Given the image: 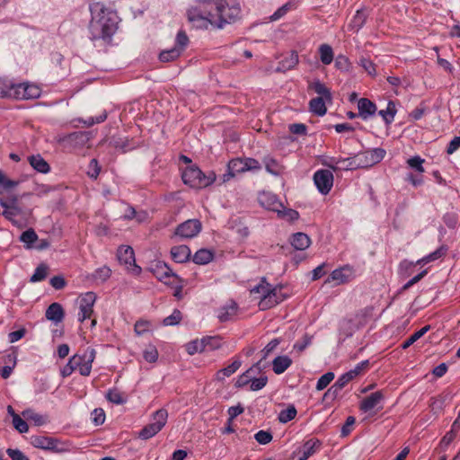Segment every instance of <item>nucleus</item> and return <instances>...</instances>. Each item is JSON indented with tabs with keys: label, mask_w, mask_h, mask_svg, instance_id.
<instances>
[{
	"label": "nucleus",
	"mask_w": 460,
	"mask_h": 460,
	"mask_svg": "<svg viewBox=\"0 0 460 460\" xmlns=\"http://www.w3.org/2000/svg\"><path fill=\"white\" fill-rule=\"evenodd\" d=\"M241 17L239 0H193L187 10L189 22L198 30H223Z\"/></svg>",
	"instance_id": "obj_1"
},
{
	"label": "nucleus",
	"mask_w": 460,
	"mask_h": 460,
	"mask_svg": "<svg viewBox=\"0 0 460 460\" xmlns=\"http://www.w3.org/2000/svg\"><path fill=\"white\" fill-rule=\"evenodd\" d=\"M91 20L89 38L92 41L102 40L110 43L116 33L120 21L117 12L102 2H94L89 6Z\"/></svg>",
	"instance_id": "obj_2"
},
{
	"label": "nucleus",
	"mask_w": 460,
	"mask_h": 460,
	"mask_svg": "<svg viewBox=\"0 0 460 460\" xmlns=\"http://www.w3.org/2000/svg\"><path fill=\"white\" fill-rule=\"evenodd\" d=\"M182 181L185 184L194 189H203L208 187L217 179L216 173L212 171L203 172L198 166H188L181 173Z\"/></svg>",
	"instance_id": "obj_3"
},
{
	"label": "nucleus",
	"mask_w": 460,
	"mask_h": 460,
	"mask_svg": "<svg viewBox=\"0 0 460 460\" xmlns=\"http://www.w3.org/2000/svg\"><path fill=\"white\" fill-rule=\"evenodd\" d=\"M190 40L185 31L180 30L177 32L174 46L169 49H164L159 54L161 62H172L177 59L189 46Z\"/></svg>",
	"instance_id": "obj_4"
},
{
	"label": "nucleus",
	"mask_w": 460,
	"mask_h": 460,
	"mask_svg": "<svg viewBox=\"0 0 460 460\" xmlns=\"http://www.w3.org/2000/svg\"><path fill=\"white\" fill-rule=\"evenodd\" d=\"M168 419V411L165 409H159L153 413V421L146 425L138 433V438L147 440L157 433L165 426Z\"/></svg>",
	"instance_id": "obj_5"
},
{
	"label": "nucleus",
	"mask_w": 460,
	"mask_h": 460,
	"mask_svg": "<svg viewBox=\"0 0 460 460\" xmlns=\"http://www.w3.org/2000/svg\"><path fill=\"white\" fill-rule=\"evenodd\" d=\"M385 156V150L383 148H373L354 155V164L358 168H369Z\"/></svg>",
	"instance_id": "obj_6"
},
{
	"label": "nucleus",
	"mask_w": 460,
	"mask_h": 460,
	"mask_svg": "<svg viewBox=\"0 0 460 460\" xmlns=\"http://www.w3.org/2000/svg\"><path fill=\"white\" fill-rule=\"evenodd\" d=\"M95 354L96 352L93 349H87L83 354H75L70 358L71 364L75 370L79 371L80 375L88 376L92 371Z\"/></svg>",
	"instance_id": "obj_7"
},
{
	"label": "nucleus",
	"mask_w": 460,
	"mask_h": 460,
	"mask_svg": "<svg viewBox=\"0 0 460 460\" xmlns=\"http://www.w3.org/2000/svg\"><path fill=\"white\" fill-rule=\"evenodd\" d=\"M96 294L89 291L82 294L78 298L79 313L78 321L83 323L86 319H90L93 314V305L96 301Z\"/></svg>",
	"instance_id": "obj_8"
},
{
	"label": "nucleus",
	"mask_w": 460,
	"mask_h": 460,
	"mask_svg": "<svg viewBox=\"0 0 460 460\" xmlns=\"http://www.w3.org/2000/svg\"><path fill=\"white\" fill-rule=\"evenodd\" d=\"M355 279V270L354 268L349 265L346 264L342 267H340L329 275L327 279L325 280V283H331L333 282L335 286L342 285L349 283L352 279Z\"/></svg>",
	"instance_id": "obj_9"
},
{
	"label": "nucleus",
	"mask_w": 460,
	"mask_h": 460,
	"mask_svg": "<svg viewBox=\"0 0 460 460\" xmlns=\"http://www.w3.org/2000/svg\"><path fill=\"white\" fill-rule=\"evenodd\" d=\"M314 182L321 194H328L333 186V174L330 170L320 169L314 174Z\"/></svg>",
	"instance_id": "obj_10"
},
{
	"label": "nucleus",
	"mask_w": 460,
	"mask_h": 460,
	"mask_svg": "<svg viewBox=\"0 0 460 460\" xmlns=\"http://www.w3.org/2000/svg\"><path fill=\"white\" fill-rule=\"evenodd\" d=\"M31 444L40 449L49 450L55 453H61L65 451L63 447H60L61 443L53 438L45 436H31Z\"/></svg>",
	"instance_id": "obj_11"
},
{
	"label": "nucleus",
	"mask_w": 460,
	"mask_h": 460,
	"mask_svg": "<svg viewBox=\"0 0 460 460\" xmlns=\"http://www.w3.org/2000/svg\"><path fill=\"white\" fill-rule=\"evenodd\" d=\"M202 229V225L198 219H188L180 224L175 229V234L181 238H193Z\"/></svg>",
	"instance_id": "obj_12"
},
{
	"label": "nucleus",
	"mask_w": 460,
	"mask_h": 460,
	"mask_svg": "<svg viewBox=\"0 0 460 460\" xmlns=\"http://www.w3.org/2000/svg\"><path fill=\"white\" fill-rule=\"evenodd\" d=\"M117 257L120 263L131 267V271L134 275H138L141 272V268L136 264L135 253L132 247L128 245H121L117 252Z\"/></svg>",
	"instance_id": "obj_13"
},
{
	"label": "nucleus",
	"mask_w": 460,
	"mask_h": 460,
	"mask_svg": "<svg viewBox=\"0 0 460 460\" xmlns=\"http://www.w3.org/2000/svg\"><path fill=\"white\" fill-rule=\"evenodd\" d=\"M285 296L281 292V288L270 286L269 293L259 301V307L261 310H268L276 306L278 304L285 300Z\"/></svg>",
	"instance_id": "obj_14"
},
{
	"label": "nucleus",
	"mask_w": 460,
	"mask_h": 460,
	"mask_svg": "<svg viewBox=\"0 0 460 460\" xmlns=\"http://www.w3.org/2000/svg\"><path fill=\"white\" fill-rule=\"evenodd\" d=\"M384 399L385 394L383 391L379 390L375 393H372L369 395L366 396L363 400H361L359 403V410L363 412H370L373 410H382V402Z\"/></svg>",
	"instance_id": "obj_15"
},
{
	"label": "nucleus",
	"mask_w": 460,
	"mask_h": 460,
	"mask_svg": "<svg viewBox=\"0 0 460 460\" xmlns=\"http://www.w3.org/2000/svg\"><path fill=\"white\" fill-rule=\"evenodd\" d=\"M258 200L266 209L278 212L279 214L283 213L281 210L283 205L275 194L269 191H263L259 194Z\"/></svg>",
	"instance_id": "obj_16"
},
{
	"label": "nucleus",
	"mask_w": 460,
	"mask_h": 460,
	"mask_svg": "<svg viewBox=\"0 0 460 460\" xmlns=\"http://www.w3.org/2000/svg\"><path fill=\"white\" fill-rule=\"evenodd\" d=\"M155 274L159 280L169 286L174 285L173 280L181 282V277L172 272V270L166 263L158 264L155 270Z\"/></svg>",
	"instance_id": "obj_17"
},
{
	"label": "nucleus",
	"mask_w": 460,
	"mask_h": 460,
	"mask_svg": "<svg viewBox=\"0 0 460 460\" xmlns=\"http://www.w3.org/2000/svg\"><path fill=\"white\" fill-rule=\"evenodd\" d=\"M40 95V89L34 84L22 83L17 84L15 99L28 100L38 98Z\"/></svg>",
	"instance_id": "obj_18"
},
{
	"label": "nucleus",
	"mask_w": 460,
	"mask_h": 460,
	"mask_svg": "<svg viewBox=\"0 0 460 460\" xmlns=\"http://www.w3.org/2000/svg\"><path fill=\"white\" fill-rule=\"evenodd\" d=\"M323 164L333 171L338 170H354L357 169L354 164V156L349 158L330 157Z\"/></svg>",
	"instance_id": "obj_19"
},
{
	"label": "nucleus",
	"mask_w": 460,
	"mask_h": 460,
	"mask_svg": "<svg viewBox=\"0 0 460 460\" xmlns=\"http://www.w3.org/2000/svg\"><path fill=\"white\" fill-rule=\"evenodd\" d=\"M358 116L363 119H367L376 112V105L367 98H361L358 102Z\"/></svg>",
	"instance_id": "obj_20"
},
{
	"label": "nucleus",
	"mask_w": 460,
	"mask_h": 460,
	"mask_svg": "<svg viewBox=\"0 0 460 460\" xmlns=\"http://www.w3.org/2000/svg\"><path fill=\"white\" fill-rule=\"evenodd\" d=\"M17 84L8 78H0V98L15 99Z\"/></svg>",
	"instance_id": "obj_21"
},
{
	"label": "nucleus",
	"mask_w": 460,
	"mask_h": 460,
	"mask_svg": "<svg viewBox=\"0 0 460 460\" xmlns=\"http://www.w3.org/2000/svg\"><path fill=\"white\" fill-rule=\"evenodd\" d=\"M30 165L40 173H49L50 172V165L40 155H32L28 156Z\"/></svg>",
	"instance_id": "obj_22"
},
{
	"label": "nucleus",
	"mask_w": 460,
	"mask_h": 460,
	"mask_svg": "<svg viewBox=\"0 0 460 460\" xmlns=\"http://www.w3.org/2000/svg\"><path fill=\"white\" fill-rule=\"evenodd\" d=\"M172 259L177 263H183L190 260V250L187 245H177L171 249Z\"/></svg>",
	"instance_id": "obj_23"
},
{
	"label": "nucleus",
	"mask_w": 460,
	"mask_h": 460,
	"mask_svg": "<svg viewBox=\"0 0 460 460\" xmlns=\"http://www.w3.org/2000/svg\"><path fill=\"white\" fill-rule=\"evenodd\" d=\"M45 316L48 320L60 323L65 317V312L62 305L58 303H52L46 310Z\"/></svg>",
	"instance_id": "obj_24"
},
{
	"label": "nucleus",
	"mask_w": 460,
	"mask_h": 460,
	"mask_svg": "<svg viewBox=\"0 0 460 460\" xmlns=\"http://www.w3.org/2000/svg\"><path fill=\"white\" fill-rule=\"evenodd\" d=\"M298 64V55L296 51H292L288 56L282 58L276 68L277 72L285 73L293 69Z\"/></svg>",
	"instance_id": "obj_25"
},
{
	"label": "nucleus",
	"mask_w": 460,
	"mask_h": 460,
	"mask_svg": "<svg viewBox=\"0 0 460 460\" xmlns=\"http://www.w3.org/2000/svg\"><path fill=\"white\" fill-rule=\"evenodd\" d=\"M354 379V377L351 376V374L348 371L347 373H344L341 375L337 381L334 383V385L327 391V394H332L333 396H337L341 391L350 382Z\"/></svg>",
	"instance_id": "obj_26"
},
{
	"label": "nucleus",
	"mask_w": 460,
	"mask_h": 460,
	"mask_svg": "<svg viewBox=\"0 0 460 460\" xmlns=\"http://www.w3.org/2000/svg\"><path fill=\"white\" fill-rule=\"evenodd\" d=\"M238 310V305L234 301H230L226 305L222 306L218 310V318L220 322H227L234 318L236 315Z\"/></svg>",
	"instance_id": "obj_27"
},
{
	"label": "nucleus",
	"mask_w": 460,
	"mask_h": 460,
	"mask_svg": "<svg viewBox=\"0 0 460 460\" xmlns=\"http://www.w3.org/2000/svg\"><path fill=\"white\" fill-rule=\"evenodd\" d=\"M447 251H448L447 245L442 244L441 246H439L434 252H432L429 254H428V255L422 257L421 259L418 260L417 261V264L418 265H425L427 263H429V262L435 261H437L438 259H441V258H443V257H445L447 255Z\"/></svg>",
	"instance_id": "obj_28"
},
{
	"label": "nucleus",
	"mask_w": 460,
	"mask_h": 460,
	"mask_svg": "<svg viewBox=\"0 0 460 460\" xmlns=\"http://www.w3.org/2000/svg\"><path fill=\"white\" fill-rule=\"evenodd\" d=\"M291 244L296 250L304 251L311 244V239L305 233H296L291 237Z\"/></svg>",
	"instance_id": "obj_29"
},
{
	"label": "nucleus",
	"mask_w": 460,
	"mask_h": 460,
	"mask_svg": "<svg viewBox=\"0 0 460 460\" xmlns=\"http://www.w3.org/2000/svg\"><path fill=\"white\" fill-rule=\"evenodd\" d=\"M228 173L224 175V181H227L230 177H234L236 173L245 172L243 158H236L229 161Z\"/></svg>",
	"instance_id": "obj_30"
},
{
	"label": "nucleus",
	"mask_w": 460,
	"mask_h": 460,
	"mask_svg": "<svg viewBox=\"0 0 460 460\" xmlns=\"http://www.w3.org/2000/svg\"><path fill=\"white\" fill-rule=\"evenodd\" d=\"M292 365V359L288 356H278L272 361V369L275 374L284 373Z\"/></svg>",
	"instance_id": "obj_31"
},
{
	"label": "nucleus",
	"mask_w": 460,
	"mask_h": 460,
	"mask_svg": "<svg viewBox=\"0 0 460 460\" xmlns=\"http://www.w3.org/2000/svg\"><path fill=\"white\" fill-rule=\"evenodd\" d=\"M19 181L9 179L6 174L0 170V193H12L13 189L19 185Z\"/></svg>",
	"instance_id": "obj_32"
},
{
	"label": "nucleus",
	"mask_w": 460,
	"mask_h": 460,
	"mask_svg": "<svg viewBox=\"0 0 460 460\" xmlns=\"http://www.w3.org/2000/svg\"><path fill=\"white\" fill-rule=\"evenodd\" d=\"M242 362L239 358H235L232 364L227 366L226 367H224L217 372V380L218 381H224L226 377H228L232 376L234 373H235L239 367H241Z\"/></svg>",
	"instance_id": "obj_33"
},
{
	"label": "nucleus",
	"mask_w": 460,
	"mask_h": 460,
	"mask_svg": "<svg viewBox=\"0 0 460 460\" xmlns=\"http://www.w3.org/2000/svg\"><path fill=\"white\" fill-rule=\"evenodd\" d=\"M270 284L266 281L265 278H262L260 282L251 289V295L255 299L261 300L267 293H269Z\"/></svg>",
	"instance_id": "obj_34"
},
{
	"label": "nucleus",
	"mask_w": 460,
	"mask_h": 460,
	"mask_svg": "<svg viewBox=\"0 0 460 460\" xmlns=\"http://www.w3.org/2000/svg\"><path fill=\"white\" fill-rule=\"evenodd\" d=\"M324 98L315 97L309 102L310 111L317 116H323L326 114L327 109L324 102Z\"/></svg>",
	"instance_id": "obj_35"
},
{
	"label": "nucleus",
	"mask_w": 460,
	"mask_h": 460,
	"mask_svg": "<svg viewBox=\"0 0 460 460\" xmlns=\"http://www.w3.org/2000/svg\"><path fill=\"white\" fill-rule=\"evenodd\" d=\"M309 90H313L314 93L319 94V97H323L326 100L332 99V93L330 89L319 80L314 81L308 85Z\"/></svg>",
	"instance_id": "obj_36"
},
{
	"label": "nucleus",
	"mask_w": 460,
	"mask_h": 460,
	"mask_svg": "<svg viewBox=\"0 0 460 460\" xmlns=\"http://www.w3.org/2000/svg\"><path fill=\"white\" fill-rule=\"evenodd\" d=\"M11 207H20L19 195L14 192L0 193V208H8Z\"/></svg>",
	"instance_id": "obj_37"
},
{
	"label": "nucleus",
	"mask_w": 460,
	"mask_h": 460,
	"mask_svg": "<svg viewBox=\"0 0 460 460\" xmlns=\"http://www.w3.org/2000/svg\"><path fill=\"white\" fill-rule=\"evenodd\" d=\"M318 52L320 55V60L323 65H330L333 61L334 53L332 48L329 44L323 43L320 45Z\"/></svg>",
	"instance_id": "obj_38"
},
{
	"label": "nucleus",
	"mask_w": 460,
	"mask_h": 460,
	"mask_svg": "<svg viewBox=\"0 0 460 460\" xmlns=\"http://www.w3.org/2000/svg\"><path fill=\"white\" fill-rule=\"evenodd\" d=\"M322 445L320 439L313 438L303 444L302 449L311 457L321 450Z\"/></svg>",
	"instance_id": "obj_39"
},
{
	"label": "nucleus",
	"mask_w": 460,
	"mask_h": 460,
	"mask_svg": "<svg viewBox=\"0 0 460 460\" xmlns=\"http://www.w3.org/2000/svg\"><path fill=\"white\" fill-rule=\"evenodd\" d=\"M264 165L266 171L275 176H279L283 172V166L272 157L264 158Z\"/></svg>",
	"instance_id": "obj_40"
},
{
	"label": "nucleus",
	"mask_w": 460,
	"mask_h": 460,
	"mask_svg": "<svg viewBox=\"0 0 460 460\" xmlns=\"http://www.w3.org/2000/svg\"><path fill=\"white\" fill-rule=\"evenodd\" d=\"M214 258V254L208 249H200L197 251L192 258L196 264L205 265L210 262Z\"/></svg>",
	"instance_id": "obj_41"
},
{
	"label": "nucleus",
	"mask_w": 460,
	"mask_h": 460,
	"mask_svg": "<svg viewBox=\"0 0 460 460\" xmlns=\"http://www.w3.org/2000/svg\"><path fill=\"white\" fill-rule=\"evenodd\" d=\"M396 111L394 102L390 101L387 103L386 109L379 111L378 114L382 117L385 124L389 125L394 121Z\"/></svg>",
	"instance_id": "obj_42"
},
{
	"label": "nucleus",
	"mask_w": 460,
	"mask_h": 460,
	"mask_svg": "<svg viewBox=\"0 0 460 460\" xmlns=\"http://www.w3.org/2000/svg\"><path fill=\"white\" fill-rule=\"evenodd\" d=\"M20 241L24 243L26 249H31L33 243L38 241V234L32 228H29L22 232Z\"/></svg>",
	"instance_id": "obj_43"
},
{
	"label": "nucleus",
	"mask_w": 460,
	"mask_h": 460,
	"mask_svg": "<svg viewBox=\"0 0 460 460\" xmlns=\"http://www.w3.org/2000/svg\"><path fill=\"white\" fill-rule=\"evenodd\" d=\"M111 270L110 269V267H108L106 265L96 269L92 273V279L93 280L99 281L101 283H103L106 280H108L111 278Z\"/></svg>",
	"instance_id": "obj_44"
},
{
	"label": "nucleus",
	"mask_w": 460,
	"mask_h": 460,
	"mask_svg": "<svg viewBox=\"0 0 460 460\" xmlns=\"http://www.w3.org/2000/svg\"><path fill=\"white\" fill-rule=\"evenodd\" d=\"M430 329L429 325H425L419 331L415 332L413 334H411L407 340H405L402 344V348L403 349H408L410 346H411L415 341H417L419 339H420L424 334H426Z\"/></svg>",
	"instance_id": "obj_45"
},
{
	"label": "nucleus",
	"mask_w": 460,
	"mask_h": 460,
	"mask_svg": "<svg viewBox=\"0 0 460 460\" xmlns=\"http://www.w3.org/2000/svg\"><path fill=\"white\" fill-rule=\"evenodd\" d=\"M296 8V3L289 1L280 6L273 14L270 17L271 22H275L285 16L289 11Z\"/></svg>",
	"instance_id": "obj_46"
},
{
	"label": "nucleus",
	"mask_w": 460,
	"mask_h": 460,
	"mask_svg": "<svg viewBox=\"0 0 460 460\" xmlns=\"http://www.w3.org/2000/svg\"><path fill=\"white\" fill-rule=\"evenodd\" d=\"M204 337L193 340L186 344V350L190 355L205 351Z\"/></svg>",
	"instance_id": "obj_47"
},
{
	"label": "nucleus",
	"mask_w": 460,
	"mask_h": 460,
	"mask_svg": "<svg viewBox=\"0 0 460 460\" xmlns=\"http://www.w3.org/2000/svg\"><path fill=\"white\" fill-rule=\"evenodd\" d=\"M22 213L21 207H11L8 208H3L0 210V215L4 217L7 220L12 222L13 225L17 226L18 221L14 217Z\"/></svg>",
	"instance_id": "obj_48"
},
{
	"label": "nucleus",
	"mask_w": 460,
	"mask_h": 460,
	"mask_svg": "<svg viewBox=\"0 0 460 460\" xmlns=\"http://www.w3.org/2000/svg\"><path fill=\"white\" fill-rule=\"evenodd\" d=\"M106 399L117 405L124 404L127 402L123 394L117 389H110L106 394Z\"/></svg>",
	"instance_id": "obj_49"
},
{
	"label": "nucleus",
	"mask_w": 460,
	"mask_h": 460,
	"mask_svg": "<svg viewBox=\"0 0 460 460\" xmlns=\"http://www.w3.org/2000/svg\"><path fill=\"white\" fill-rule=\"evenodd\" d=\"M296 409L294 405H289L287 409L282 410L279 414V420L281 423H287L294 420L296 416Z\"/></svg>",
	"instance_id": "obj_50"
},
{
	"label": "nucleus",
	"mask_w": 460,
	"mask_h": 460,
	"mask_svg": "<svg viewBox=\"0 0 460 460\" xmlns=\"http://www.w3.org/2000/svg\"><path fill=\"white\" fill-rule=\"evenodd\" d=\"M49 271V267L46 264L39 265L32 276L31 277V282H39L46 279Z\"/></svg>",
	"instance_id": "obj_51"
},
{
	"label": "nucleus",
	"mask_w": 460,
	"mask_h": 460,
	"mask_svg": "<svg viewBox=\"0 0 460 460\" xmlns=\"http://www.w3.org/2000/svg\"><path fill=\"white\" fill-rule=\"evenodd\" d=\"M425 159L421 158L420 155L412 156L407 160L408 166L420 173H423L425 172L423 167Z\"/></svg>",
	"instance_id": "obj_52"
},
{
	"label": "nucleus",
	"mask_w": 460,
	"mask_h": 460,
	"mask_svg": "<svg viewBox=\"0 0 460 460\" xmlns=\"http://www.w3.org/2000/svg\"><path fill=\"white\" fill-rule=\"evenodd\" d=\"M358 65L372 77L376 76V65L368 58L361 57Z\"/></svg>",
	"instance_id": "obj_53"
},
{
	"label": "nucleus",
	"mask_w": 460,
	"mask_h": 460,
	"mask_svg": "<svg viewBox=\"0 0 460 460\" xmlns=\"http://www.w3.org/2000/svg\"><path fill=\"white\" fill-rule=\"evenodd\" d=\"M335 67L341 72H349L351 68V63L346 56L339 55L335 59Z\"/></svg>",
	"instance_id": "obj_54"
},
{
	"label": "nucleus",
	"mask_w": 460,
	"mask_h": 460,
	"mask_svg": "<svg viewBox=\"0 0 460 460\" xmlns=\"http://www.w3.org/2000/svg\"><path fill=\"white\" fill-rule=\"evenodd\" d=\"M205 350H214L221 347V338L218 336L204 337Z\"/></svg>",
	"instance_id": "obj_55"
},
{
	"label": "nucleus",
	"mask_w": 460,
	"mask_h": 460,
	"mask_svg": "<svg viewBox=\"0 0 460 460\" xmlns=\"http://www.w3.org/2000/svg\"><path fill=\"white\" fill-rule=\"evenodd\" d=\"M458 430V429H454V426L452 425L451 429L445 434L439 443V446L443 450H446L451 442L456 438V432Z\"/></svg>",
	"instance_id": "obj_56"
},
{
	"label": "nucleus",
	"mask_w": 460,
	"mask_h": 460,
	"mask_svg": "<svg viewBox=\"0 0 460 460\" xmlns=\"http://www.w3.org/2000/svg\"><path fill=\"white\" fill-rule=\"evenodd\" d=\"M143 357L146 361L155 363L158 359V350L154 345L150 344L145 349Z\"/></svg>",
	"instance_id": "obj_57"
},
{
	"label": "nucleus",
	"mask_w": 460,
	"mask_h": 460,
	"mask_svg": "<svg viewBox=\"0 0 460 460\" xmlns=\"http://www.w3.org/2000/svg\"><path fill=\"white\" fill-rule=\"evenodd\" d=\"M334 379V374L332 372H327L324 375H323L316 383V390L322 391L325 389L331 382Z\"/></svg>",
	"instance_id": "obj_58"
},
{
	"label": "nucleus",
	"mask_w": 460,
	"mask_h": 460,
	"mask_svg": "<svg viewBox=\"0 0 460 460\" xmlns=\"http://www.w3.org/2000/svg\"><path fill=\"white\" fill-rule=\"evenodd\" d=\"M23 417L28 420H33L36 425H43L46 422V418L31 410H26L22 412Z\"/></svg>",
	"instance_id": "obj_59"
},
{
	"label": "nucleus",
	"mask_w": 460,
	"mask_h": 460,
	"mask_svg": "<svg viewBox=\"0 0 460 460\" xmlns=\"http://www.w3.org/2000/svg\"><path fill=\"white\" fill-rule=\"evenodd\" d=\"M181 320V313L178 309H174L172 314L165 317L163 321L164 325L172 326L178 324Z\"/></svg>",
	"instance_id": "obj_60"
},
{
	"label": "nucleus",
	"mask_w": 460,
	"mask_h": 460,
	"mask_svg": "<svg viewBox=\"0 0 460 460\" xmlns=\"http://www.w3.org/2000/svg\"><path fill=\"white\" fill-rule=\"evenodd\" d=\"M151 327V323L146 320H138L136 322L134 325V331L137 335L140 336L149 332Z\"/></svg>",
	"instance_id": "obj_61"
},
{
	"label": "nucleus",
	"mask_w": 460,
	"mask_h": 460,
	"mask_svg": "<svg viewBox=\"0 0 460 460\" xmlns=\"http://www.w3.org/2000/svg\"><path fill=\"white\" fill-rule=\"evenodd\" d=\"M101 172V166L99 165V163L97 159L93 158L88 165V171L87 174L90 178L96 180L100 174Z\"/></svg>",
	"instance_id": "obj_62"
},
{
	"label": "nucleus",
	"mask_w": 460,
	"mask_h": 460,
	"mask_svg": "<svg viewBox=\"0 0 460 460\" xmlns=\"http://www.w3.org/2000/svg\"><path fill=\"white\" fill-rule=\"evenodd\" d=\"M312 343V336L305 333L301 340L297 341L293 349L298 352H302L305 348H307Z\"/></svg>",
	"instance_id": "obj_63"
},
{
	"label": "nucleus",
	"mask_w": 460,
	"mask_h": 460,
	"mask_svg": "<svg viewBox=\"0 0 460 460\" xmlns=\"http://www.w3.org/2000/svg\"><path fill=\"white\" fill-rule=\"evenodd\" d=\"M272 434L267 430H259L255 435L254 438L261 445H267L272 440Z\"/></svg>",
	"instance_id": "obj_64"
}]
</instances>
